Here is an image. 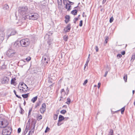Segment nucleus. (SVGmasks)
<instances>
[{"label":"nucleus","mask_w":135,"mask_h":135,"mask_svg":"<svg viewBox=\"0 0 135 135\" xmlns=\"http://www.w3.org/2000/svg\"><path fill=\"white\" fill-rule=\"evenodd\" d=\"M28 8L27 7H20L18 8V12L22 16L26 19V15H28L27 13Z\"/></svg>","instance_id":"1"},{"label":"nucleus","mask_w":135,"mask_h":135,"mask_svg":"<svg viewBox=\"0 0 135 135\" xmlns=\"http://www.w3.org/2000/svg\"><path fill=\"white\" fill-rule=\"evenodd\" d=\"M26 19H29L35 20H37L39 17L37 13H29L26 15Z\"/></svg>","instance_id":"2"},{"label":"nucleus","mask_w":135,"mask_h":135,"mask_svg":"<svg viewBox=\"0 0 135 135\" xmlns=\"http://www.w3.org/2000/svg\"><path fill=\"white\" fill-rule=\"evenodd\" d=\"M20 43L22 47H26L30 45V40L28 38L23 39L20 41Z\"/></svg>","instance_id":"3"},{"label":"nucleus","mask_w":135,"mask_h":135,"mask_svg":"<svg viewBox=\"0 0 135 135\" xmlns=\"http://www.w3.org/2000/svg\"><path fill=\"white\" fill-rule=\"evenodd\" d=\"M20 85V87L21 88H19V89L21 91V92L25 93L28 90V87L24 83L22 82L20 83L19 86Z\"/></svg>","instance_id":"4"},{"label":"nucleus","mask_w":135,"mask_h":135,"mask_svg":"<svg viewBox=\"0 0 135 135\" xmlns=\"http://www.w3.org/2000/svg\"><path fill=\"white\" fill-rule=\"evenodd\" d=\"M6 54L8 57L11 58L15 56L16 53L14 50L10 49L6 51Z\"/></svg>","instance_id":"5"},{"label":"nucleus","mask_w":135,"mask_h":135,"mask_svg":"<svg viewBox=\"0 0 135 135\" xmlns=\"http://www.w3.org/2000/svg\"><path fill=\"white\" fill-rule=\"evenodd\" d=\"M8 124V123L7 120L4 118L0 117V127L5 128Z\"/></svg>","instance_id":"6"},{"label":"nucleus","mask_w":135,"mask_h":135,"mask_svg":"<svg viewBox=\"0 0 135 135\" xmlns=\"http://www.w3.org/2000/svg\"><path fill=\"white\" fill-rule=\"evenodd\" d=\"M49 60L50 58L48 56L45 55L43 56L42 61L44 65H46Z\"/></svg>","instance_id":"7"},{"label":"nucleus","mask_w":135,"mask_h":135,"mask_svg":"<svg viewBox=\"0 0 135 135\" xmlns=\"http://www.w3.org/2000/svg\"><path fill=\"white\" fill-rule=\"evenodd\" d=\"M8 129H5L2 131L0 133V134L2 133L3 135L10 134L12 132V128L11 127H8Z\"/></svg>","instance_id":"8"},{"label":"nucleus","mask_w":135,"mask_h":135,"mask_svg":"<svg viewBox=\"0 0 135 135\" xmlns=\"http://www.w3.org/2000/svg\"><path fill=\"white\" fill-rule=\"evenodd\" d=\"M9 81V79L8 77H4L3 80L2 81V84H7Z\"/></svg>","instance_id":"9"},{"label":"nucleus","mask_w":135,"mask_h":135,"mask_svg":"<svg viewBox=\"0 0 135 135\" xmlns=\"http://www.w3.org/2000/svg\"><path fill=\"white\" fill-rule=\"evenodd\" d=\"M71 28V24H68L67 26L64 29V30L66 32H68L70 31Z\"/></svg>","instance_id":"10"},{"label":"nucleus","mask_w":135,"mask_h":135,"mask_svg":"<svg viewBox=\"0 0 135 135\" xmlns=\"http://www.w3.org/2000/svg\"><path fill=\"white\" fill-rule=\"evenodd\" d=\"M36 123V122L33 121H32V127H33V128L31 129V132H30V133H31V134L32 133H33L34 132Z\"/></svg>","instance_id":"11"},{"label":"nucleus","mask_w":135,"mask_h":135,"mask_svg":"<svg viewBox=\"0 0 135 135\" xmlns=\"http://www.w3.org/2000/svg\"><path fill=\"white\" fill-rule=\"evenodd\" d=\"M61 98H62L63 99L64 98L63 97L65 96V94H66V93L65 92V90H64V89H61Z\"/></svg>","instance_id":"12"},{"label":"nucleus","mask_w":135,"mask_h":135,"mask_svg":"<svg viewBox=\"0 0 135 135\" xmlns=\"http://www.w3.org/2000/svg\"><path fill=\"white\" fill-rule=\"evenodd\" d=\"M20 42L18 41H16L14 44L13 46L16 48H18L19 46Z\"/></svg>","instance_id":"13"},{"label":"nucleus","mask_w":135,"mask_h":135,"mask_svg":"<svg viewBox=\"0 0 135 135\" xmlns=\"http://www.w3.org/2000/svg\"><path fill=\"white\" fill-rule=\"evenodd\" d=\"M65 22L67 23L70 21V17L69 15H66L65 17Z\"/></svg>","instance_id":"14"},{"label":"nucleus","mask_w":135,"mask_h":135,"mask_svg":"<svg viewBox=\"0 0 135 135\" xmlns=\"http://www.w3.org/2000/svg\"><path fill=\"white\" fill-rule=\"evenodd\" d=\"M124 110H117L115 111H113L112 110H111V112L112 114H113L115 113H118L119 112L121 111V114H123L124 112Z\"/></svg>","instance_id":"15"},{"label":"nucleus","mask_w":135,"mask_h":135,"mask_svg":"<svg viewBox=\"0 0 135 135\" xmlns=\"http://www.w3.org/2000/svg\"><path fill=\"white\" fill-rule=\"evenodd\" d=\"M16 32L15 30L12 31L10 34L8 36L7 38H8L9 37L11 36L15 35L16 33Z\"/></svg>","instance_id":"16"},{"label":"nucleus","mask_w":135,"mask_h":135,"mask_svg":"<svg viewBox=\"0 0 135 135\" xmlns=\"http://www.w3.org/2000/svg\"><path fill=\"white\" fill-rule=\"evenodd\" d=\"M64 117L62 115H59V120L58 121L59 122H61L64 120Z\"/></svg>","instance_id":"17"},{"label":"nucleus","mask_w":135,"mask_h":135,"mask_svg":"<svg viewBox=\"0 0 135 135\" xmlns=\"http://www.w3.org/2000/svg\"><path fill=\"white\" fill-rule=\"evenodd\" d=\"M71 5L68 3H67L66 4L65 7L66 9H67L68 10H70V7Z\"/></svg>","instance_id":"18"},{"label":"nucleus","mask_w":135,"mask_h":135,"mask_svg":"<svg viewBox=\"0 0 135 135\" xmlns=\"http://www.w3.org/2000/svg\"><path fill=\"white\" fill-rule=\"evenodd\" d=\"M16 80V79L15 78H12L11 80V84L14 85V84L15 83V81Z\"/></svg>","instance_id":"19"},{"label":"nucleus","mask_w":135,"mask_h":135,"mask_svg":"<svg viewBox=\"0 0 135 135\" xmlns=\"http://www.w3.org/2000/svg\"><path fill=\"white\" fill-rule=\"evenodd\" d=\"M113 130L112 129H110L109 132V133L108 134V135H113Z\"/></svg>","instance_id":"20"},{"label":"nucleus","mask_w":135,"mask_h":135,"mask_svg":"<svg viewBox=\"0 0 135 135\" xmlns=\"http://www.w3.org/2000/svg\"><path fill=\"white\" fill-rule=\"evenodd\" d=\"M37 96H36L35 97L33 98L31 100V101L33 103H35V101L37 100Z\"/></svg>","instance_id":"21"},{"label":"nucleus","mask_w":135,"mask_h":135,"mask_svg":"<svg viewBox=\"0 0 135 135\" xmlns=\"http://www.w3.org/2000/svg\"><path fill=\"white\" fill-rule=\"evenodd\" d=\"M77 11L76 10V9H74L73 11H72L71 12V13L74 15H76L77 14Z\"/></svg>","instance_id":"22"},{"label":"nucleus","mask_w":135,"mask_h":135,"mask_svg":"<svg viewBox=\"0 0 135 135\" xmlns=\"http://www.w3.org/2000/svg\"><path fill=\"white\" fill-rule=\"evenodd\" d=\"M135 59V53L133 54L132 55V56L131 57V61H133Z\"/></svg>","instance_id":"23"},{"label":"nucleus","mask_w":135,"mask_h":135,"mask_svg":"<svg viewBox=\"0 0 135 135\" xmlns=\"http://www.w3.org/2000/svg\"><path fill=\"white\" fill-rule=\"evenodd\" d=\"M29 94V93H27V94H22V97L24 98H27L28 97V95Z\"/></svg>","instance_id":"24"},{"label":"nucleus","mask_w":135,"mask_h":135,"mask_svg":"<svg viewBox=\"0 0 135 135\" xmlns=\"http://www.w3.org/2000/svg\"><path fill=\"white\" fill-rule=\"evenodd\" d=\"M41 108L42 109H45L46 108V104L45 103H44L42 104L41 106Z\"/></svg>","instance_id":"25"},{"label":"nucleus","mask_w":135,"mask_h":135,"mask_svg":"<svg viewBox=\"0 0 135 135\" xmlns=\"http://www.w3.org/2000/svg\"><path fill=\"white\" fill-rule=\"evenodd\" d=\"M64 40L65 41H66L68 39V37L66 35L64 36H63Z\"/></svg>","instance_id":"26"},{"label":"nucleus","mask_w":135,"mask_h":135,"mask_svg":"<svg viewBox=\"0 0 135 135\" xmlns=\"http://www.w3.org/2000/svg\"><path fill=\"white\" fill-rule=\"evenodd\" d=\"M9 7L8 5L7 4H5L4 5V9L8 10L9 9Z\"/></svg>","instance_id":"27"},{"label":"nucleus","mask_w":135,"mask_h":135,"mask_svg":"<svg viewBox=\"0 0 135 135\" xmlns=\"http://www.w3.org/2000/svg\"><path fill=\"white\" fill-rule=\"evenodd\" d=\"M123 79H124V80L125 81V82L127 81V75L126 74H124V75Z\"/></svg>","instance_id":"28"},{"label":"nucleus","mask_w":135,"mask_h":135,"mask_svg":"<svg viewBox=\"0 0 135 135\" xmlns=\"http://www.w3.org/2000/svg\"><path fill=\"white\" fill-rule=\"evenodd\" d=\"M6 68V66L4 64L1 66V69H4Z\"/></svg>","instance_id":"29"},{"label":"nucleus","mask_w":135,"mask_h":135,"mask_svg":"<svg viewBox=\"0 0 135 135\" xmlns=\"http://www.w3.org/2000/svg\"><path fill=\"white\" fill-rule=\"evenodd\" d=\"M13 92L16 95V97L19 98L21 99V98L20 96H18V95L16 94V92L15 90H13Z\"/></svg>","instance_id":"30"},{"label":"nucleus","mask_w":135,"mask_h":135,"mask_svg":"<svg viewBox=\"0 0 135 135\" xmlns=\"http://www.w3.org/2000/svg\"><path fill=\"white\" fill-rule=\"evenodd\" d=\"M71 102V100L69 98H68L67 99V101L66 102V103L68 104H69Z\"/></svg>","instance_id":"31"},{"label":"nucleus","mask_w":135,"mask_h":135,"mask_svg":"<svg viewBox=\"0 0 135 135\" xmlns=\"http://www.w3.org/2000/svg\"><path fill=\"white\" fill-rule=\"evenodd\" d=\"M50 129L48 127H47L45 130V133H47Z\"/></svg>","instance_id":"32"},{"label":"nucleus","mask_w":135,"mask_h":135,"mask_svg":"<svg viewBox=\"0 0 135 135\" xmlns=\"http://www.w3.org/2000/svg\"><path fill=\"white\" fill-rule=\"evenodd\" d=\"M108 37L107 36L106 37L105 40L104 44H106L107 43L108 40Z\"/></svg>","instance_id":"33"},{"label":"nucleus","mask_w":135,"mask_h":135,"mask_svg":"<svg viewBox=\"0 0 135 135\" xmlns=\"http://www.w3.org/2000/svg\"><path fill=\"white\" fill-rule=\"evenodd\" d=\"M60 112L61 113L64 114L66 112V110H61Z\"/></svg>","instance_id":"34"},{"label":"nucleus","mask_w":135,"mask_h":135,"mask_svg":"<svg viewBox=\"0 0 135 135\" xmlns=\"http://www.w3.org/2000/svg\"><path fill=\"white\" fill-rule=\"evenodd\" d=\"M90 61V59L89 58V57H88V58L87 59V61L85 64V65H86V66H88V63Z\"/></svg>","instance_id":"35"},{"label":"nucleus","mask_w":135,"mask_h":135,"mask_svg":"<svg viewBox=\"0 0 135 135\" xmlns=\"http://www.w3.org/2000/svg\"><path fill=\"white\" fill-rule=\"evenodd\" d=\"M57 116L58 115L57 114H55L54 117V120H56L57 119Z\"/></svg>","instance_id":"36"},{"label":"nucleus","mask_w":135,"mask_h":135,"mask_svg":"<svg viewBox=\"0 0 135 135\" xmlns=\"http://www.w3.org/2000/svg\"><path fill=\"white\" fill-rule=\"evenodd\" d=\"M83 21L82 20H81L80 21V23H79V26H80V27H81L83 25Z\"/></svg>","instance_id":"37"},{"label":"nucleus","mask_w":135,"mask_h":135,"mask_svg":"<svg viewBox=\"0 0 135 135\" xmlns=\"http://www.w3.org/2000/svg\"><path fill=\"white\" fill-rule=\"evenodd\" d=\"M113 20V17H111L110 19L109 22L110 23H112Z\"/></svg>","instance_id":"38"},{"label":"nucleus","mask_w":135,"mask_h":135,"mask_svg":"<svg viewBox=\"0 0 135 135\" xmlns=\"http://www.w3.org/2000/svg\"><path fill=\"white\" fill-rule=\"evenodd\" d=\"M31 59V58L30 57H27V58H26V60L28 62Z\"/></svg>","instance_id":"39"},{"label":"nucleus","mask_w":135,"mask_h":135,"mask_svg":"<svg viewBox=\"0 0 135 135\" xmlns=\"http://www.w3.org/2000/svg\"><path fill=\"white\" fill-rule=\"evenodd\" d=\"M122 56V55L120 54H118L117 56V57L118 58H120Z\"/></svg>","instance_id":"40"},{"label":"nucleus","mask_w":135,"mask_h":135,"mask_svg":"<svg viewBox=\"0 0 135 135\" xmlns=\"http://www.w3.org/2000/svg\"><path fill=\"white\" fill-rule=\"evenodd\" d=\"M66 91L67 92L66 93V95H67L69 93V89L68 87H67L66 89Z\"/></svg>","instance_id":"41"},{"label":"nucleus","mask_w":135,"mask_h":135,"mask_svg":"<svg viewBox=\"0 0 135 135\" xmlns=\"http://www.w3.org/2000/svg\"><path fill=\"white\" fill-rule=\"evenodd\" d=\"M40 104L41 103L40 102H38L37 103L36 105V107H37V106H39L40 105Z\"/></svg>","instance_id":"42"},{"label":"nucleus","mask_w":135,"mask_h":135,"mask_svg":"<svg viewBox=\"0 0 135 135\" xmlns=\"http://www.w3.org/2000/svg\"><path fill=\"white\" fill-rule=\"evenodd\" d=\"M21 131V129L20 128H18V130H17V132L18 133H20Z\"/></svg>","instance_id":"43"},{"label":"nucleus","mask_w":135,"mask_h":135,"mask_svg":"<svg viewBox=\"0 0 135 135\" xmlns=\"http://www.w3.org/2000/svg\"><path fill=\"white\" fill-rule=\"evenodd\" d=\"M57 1L59 4H62V1L61 0H57Z\"/></svg>","instance_id":"44"},{"label":"nucleus","mask_w":135,"mask_h":135,"mask_svg":"<svg viewBox=\"0 0 135 135\" xmlns=\"http://www.w3.org/2000/svg\"><path fill=\"white\" fill-rule=\"evenodd\" d=\"M88 80H86L83 83V85H85L88 82Z\"/></svg>","instance_id":"45"},{"label":"nucleus","mask_w":135,"mask_h":135,"mask_svg":"<svg viewBox=\"0 0 135 135\" xmlns=\"http://www.w3.org/2000/svg\"><path fill=\"white\" fill-rule=\"evenodd\" d=\"M61 122H59L58 121V123H57V125L58 126H59L62 124V123H61Z\"/></svg>","instance_id":"46"},{"label":"nucleus","mask_w":135,"mask_h":135,"mask_svg":"<svg viewBox=\"0 0 135 135\" xmlns=\"http://www.w3.org/2000/svg\"><path fill=\"white\" fill-rule=\"evenodd\" d=\"M24 112V110H20L19 111V112L21 114H23Z\"/></svg>","instance_id":"47"},{"label":"nucleus","mask_w":135,"mask_h":135,"mask_svg":"<svg viewBox=\"0 0 135 135\" xmlns=\"http://www.w3.org/2000/svg\"><path fill=\"white\" fill-rule=\"evenodd\" d=\"M95 49L96 50V52H97L98 51L99 48H98V47L97 46H95Z\"/></svg>","instance_id":"48"},{"label":"nucleus","mask_w":135,"mask_h":135,"mask_svg":"<svg viewBox=\"0 0 135 135\" xmlns=\"http://www.w3.org/2000/svg\"><path fill=\"white\" fill-rule=\"evenodd\" d=\"M26 131V133L28 131L27 126V125L26 126V127L25 132Z\"/></svg>","instance_id":"49"},{"label":"nucleus","mask_w":135,"mask_h":135,"mask_svg":"<svg viewBox=\"0 0 135 135\" xmlns=\"http://www.w3.org/2000/svg\"><path fill=\"white\" fill-rule=\"evenodd\" d=\"M108 71H106V72H105V74L104 75V76L105 77H106L107 74H108Z\"/></svg>","instance_id":"50"},{"label":"nucleus","mask_w":135,"mask_h":135,"mask_svg":"<svg viewBox=\"0 0 135 135\" xmlns=\"http://www.w3.org/2000/svg\"><path fill=\"white\" fill-rule=\"evenodd\" d=\"M47 43L49 45H50L51 44V41L50 40H49V41H47Z\"/></svg>","instance_id":"51"},{"label":"nucleus","mask_w":135,"mask_h":135,"mask_svg":"<svg viewBox=\"0 0 135 135\" xmlns=\"http://www.w3.org/2000/svg\"><path fill=\"white\" fill-rule=\"evenodd\" d=\"M38 119H42V116L41 115H40V116H39L38 117Z\"/></svg>","instance_id":"52"},{"label":"nucleus","mask_w":135,"mask_h":135,"mask_svg":"<svg viewBox=\"0 0 135 135\" xmlns=\"http://www.w3.org/2000/svg\"><path fill=\"white\" fill-rule=\"evenodd\" d=\"M32 111V110H29V111L28 113V117L31 114V112Z\"/></svg>","instance_id":"53"},{"label":"nucleus","mask_w":135,"mask_h":135,"mask_svg":"<svg viewBox=\"0 0 135 135\" xmlns=\"http://www.w3.org/2000/svg\"><path fill=\"white\" fill-rule=\"evenodd\" d=\"M69 119V118L68 117H64V120H67L68 119Z\"/></svg>","instance_id":"54"},{"label":"nucleus","mask_w":135,"mask_h":135,"mask_svg":"<svg viewBox=\"0 0 135 135\" xmlns=\"http://www.w3.org/2000/svg\"><path fill=\"white\" fill-rule=\"evenodd\" d=\"M121 54L122 55H124L125 54V52L124 51L122 52Z\"/></svg>","instance_id":"55"},{"label":"nucleus","mask_w":135,"mask_h":135,"mask_svg":"<svg viewBox=\"0 0 135 135\" xmlns=\"http://www.w3.org/2000/svg\"><path fill=\"white\" fill-rule=\"evenodd\" d=\"M46 110H40V112L42 113H44Z\"/></svg>","instance_id":"56"},{"label":"nucleus","mask_w":135,"mask_h":135,"mask_svg":"<svg viewBox=\"0 0 135 135\" xmlns=\"http://www.w3.org/2000/svg\"><path fill=\"white\" fill-rule=\"evenodd\" d=\"M100 85H101V84L100 83H99L98 84V88H99V87H100Z\"/></svg>","instance_id":"57"},{"label":"nucleus","mask_w":135,"mask_h":135,"mask_svg":"<svg viewBox=\"0 0 135 135\" xmlns=\"http://www.w3.org/2000/svg\"><path fill=\"white\" fill-rule=\"evenodd\" d=\"M85 13L84 12L83 13V17H84V16L86 17V15H84Z\"/></svg>","instance_id":"58"},{"label":"nucleus","mask_w":135,"mask_h":135,"mask_svg":"<svg viewBox=\"0 0 135 135\" xmlns=\"http://www.w3.org/2000/svg\"><path fill=\"white\" fill-rule=\"evenodd\" d=\"M107 0H103V3L104 4L105 2Z\"/></svg>","instance_id":"59"},{"label":"nucleus","mask_w":135,"mask_h":135,"mask_svg":"<svg viewBox=\"0 0 135 135\" xmlns=\"http://www.w3.org/2000/svg\"><path fill=\"white\" fill-rule=\"evenodd\" d=\"M74 20H75V21H77L78 20V18H75Z\"/></svg>","instance_id":"60"},{"label":"nucleus","mask_w":135,"mask_h":135,"mask_svg":"<svg viewBox=\"0 0 135 135\" xmlns=\"http://www.w3.org/2000/svg\"><path fill=\"white\" fill-rule=\"evenodd\" d=\"M66 1V0H63V3L64 4H65Z\"/></svg>","instance_id":"61"},{"label":"nucleus","mask_w":135,"mask_h":135,"mask_svg":"<svg viewBox=\"0 0 135 135\" xmlns=\"http://www.w3.org/2000/svg\"><path fill=\"white\" fill-rule=\"evenodd\" d=\"M125 107H124L120 109V110H125Z\"/></svg>","instance_id":"62"},{"label":"nucleus","mask_w":135,"mask_h":135,"mask_svg":"<svg viewBox=\"0 0 135 135\" xmlns=\"http://www.w3.org/2000/svg\"><path fill=\"white\" fill-rule=\"evenodd\" d=\"M49 82L50 83H52V82L51 80H50V79H49Z\"/></svg>","instance_id":"63"},{"label":"nucleus","mask_w":135,"mask_h":135,"mask_svg":"<svg viewBox=\"0 0 135 135\" xmlns=\"http://www.w3.org/2000/svg\"><path fill=\"white\" fill-rule=\"evenodd\" d=\"M31 132V131H30L29 133L27 135H30V132Z\"/></svg>","instance_id":"64"}]
</instances>
